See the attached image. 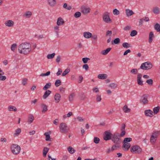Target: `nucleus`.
<instances>
[{
  "mask_svg": "<svg viewBox=\"0 0 160 160\" xmlns=\"http://www.w3.org/2000/svg\"><path fill=\"white\" fill-rule=\"evenodd\" d=\"M122 109L125 113H128L130 112L131 109L128 108L127 105H125L123 108Z\"/></svg>",
  "mask_w": 160,
  "mask_h": 160,
  "instance_id": "2f4dec72",
  "label": "nucleus"
},
{
  "mask_svg": "<svg viewBox=\"0 0 160 160\" xmlns=\"http://www.w3.org/2000/svg\"><path fill=\"white\" fill-rule=\"evenodd\" d=\"M125 12L128 17H130L134 14V12L132 10L128 9L125 10Z\"/></svg>",
  "mask_w": 160,
  "mask_h": 160,
  "instance_id": "5701e85b",
  "label": "nucleus"
},
{
  "mask_svg": "<svg viewBox=\"0 0 160 160\" xmlns=\"http://www.w3.org/2000/svg\"><path fill=\"white\" fill-rule=\"evenodd\" d=\"M159 106H157L156 107H155L153 109V111L154 112V113L155 114H156L157 113L159 110Z\"/></svg>",
  "mask_w": 160,
  "mask_h": 160,
  "instance_id": "49530a36",
  "label": "nucleus"
},
{
  "mask_svg": "<svg viewBox=\"0 0 160 160\" xmlns=\"http://www.w3.org/2000/svg\"><path fill=\"white\" fill-rule=\"evenodd\" d=\"M112 134L110 130L106 131L104 134L103 139L106 141H108L112 139Z\"/></svg>",
  "mask_w": 160,
  "mask_h": 160,
  "instance_id": "1a4fd4ad",
  "label": "nucleus"
},
{
  "mask_svg": "<svg viewBox=\"0 0 160 160\" xmlns=\"http://www.w3.org/2000/svg\"><path fill=\"white\" fill-rule=\"evenodd\" d=\"M90 59L89 58H82V61L84 63H86L87 62L88 60Z\"/></svg>",
  "mask_w": 160,
  "mask_h": 160,
  "instance_id": "13d9d810",
  "label": "nucleus"
},
{
  "mask_svg": "<svg viewBox=\"0 0 160 160\" xmlns=\"http://www.w3.org/2000/svg\"><path fill=\"white\" fill-rule=\"evenodd\" d=\"M154 38V35L153 32H150L149 36L148 41L149 43H151Z\"/></svg>",
  "mask_w": 160,
  "mask_h": 160,
  "instance_id": "a878e982",
  "label": "nucleus"
},
{
  "mask_svg": "<svg viewBox=\"0 0 160 160\" xmlns=\"http://www.w3.org/2000/svg\"><path fill=\"white\" fill-rule=\"evenodd\" d=\"M94 142L96 144H98L100 141L99 138L97 137H95L94 138Z\"/></svg>",
  "mask_w": 160,
  "mask_h": 160,
  "instance_id": "864d4df0",
  "label": "nucleus"
},
{
  "mask_svg": "<svg viewBox=\"0 0 160 160\" xmlns=\"http://www.w3.org/2000/svg\"><path fill=\"white\" fill-rule=\"evenodd\" d=\"M18 50V52L21 54H28L32 51L31 45L27 42L22 43L19 46Z\"/></svg>",
  "mask_w": 160,
  "mask_h": 160,
  "instance_id": "f257e3e1",
  "label": "nucleus"
},
{
  "mask_svg": "<svg viewBox=\"0 0 160 160\" xmlns=\"http://www.w3.org/2000/svg\"><path fill=\"white\" fill-rule=\"evenodd\" d=\"M123 144L122 146V148H123L124 150L127 151L131 147V144L129 142H123Z\"/></svg>",
  "mask_w": 160,
  "mask_h": 160,
  "instance_id": "aec40b11",
  "label": "nucleus"
},
{
  "mask_svg": "<svg viewBox=\"0 0 160 160\" xmlns=\"http://www.w3.org/2000/svg\"><path fill=\"white\" fill-rule=\"evenodd\" d=\"M10 149L14 155H18L20 152V147L17 144H13L10 147Z\"/></svg>",
  "mask_w": 160,
  "mask_h": 160,
  "instance_id": "f03ea898",
  "label": "nucleus"
},
{
  "mask_svg": "<svg viewBox=\"0 0 160 160\" xmlns=\"http://www.w3.org/2000/svg\"><path fill=\"white\" fill-rule=\"evenodd\" d=\"M68 151L70 153L73 154L74 153L76 150L71 146H69L68 148Z\"/></svg>",
  "mask_w": 160,
  "mask_h": 160,
  "instance_id": "f704fd0d",
  "label": "nucleus"
},
{
  "mask_svg": "<svg viewBox=\"0 0 160 160\" xmlns=\"http://www.w3.org/2000/svg\"><path fill=\"white\" fill-rule=\"evenodd\" d=\"M112 34V32L111 31L108 30L107 31L106 33V36H111Z\"/></svg>",
  "mask_w": 160,
  "mask_h": 160,
  "instance_id": "0e129e2a",
  "label": "nucleus"
},
{
  "mask_svg": "<svg viewBox=\"0 0 160 160\" xmlns=\"http://www.w3.org/2000/svg\"><path fill=\"white\" fill-rule=\"evenodd\" d=\"M152 11L154 14L157 15L160 12V9L157 7H155L153 8Z\"/></svg>",
  "mask_w": 160,
  "mask_h": 160,
  "instance_id": "4be33fe9",
  "label": "nucleus"
},
{
  "mask_svg": "<svg viewBox=\"0 0 160 160\" xmlns=\"http://www.w3.org/2000/svg\"><path fill=\"white\" fill-rule=\"evenodd\" d=\"M137 32L135 30L132 31L130 33V35L132 37H133L137 34Z\"/></svg>",
  "mask_w": 160,
  "mask_h": 160,
  "instance_id": "603ef678",
  "label": "nucleus"
},
{
  "mask_svg": "<svg viewBox=\"0 0 160 160\" xmlns=\"http://www.w3.org/2000/svg\"><path fill=\"white\" fill-rule=\"evenodd\" d=\"M75 94L74 93H72L70 94L69 97V100L70 102H72L74 100V98L75 97Z\"/></svg>",
  "mask_w": 160,
  "mask_h": 160,
  "instance_id": "c9c22d12",
  "label": "nucleus"
},
{
  "mask_svg": "<svg viewBox=\"0 0 160 160\" xmlns=\"http://www.w3.org/2000/svg\"><path fill=\"white\" fill-rule=\"evenodd\" d=\"M81 11L84 15H87L90 13L91 9L90 7L86 5H83L80 8Z\"/></svg>",
  "mask_w": 160,
  "mask_h": 160,
  "instance_id": "0eeeda50",
  "label": "nucleus"
},
{
  "mask_svg": "<svg viewBox=\"0 0 160 160\" xmlns=\"http://www.w3.org/2000/svg\"><path fill=\"white\" fill-rule=\"evenodd\" d=\"M51 92V91H50L49 90H47L44 93L43 96V98L45 99L48 96L50 95V93Z\"/></svg>",
  "mask_w": 160,
  "mask_h": 160,
  "instance_id": "7c9ffc66",
  "label": "nucleus"
},
{
  "mask_svg": "<svg viewBox=\"0 0 160 160\" xmlns=\"http://www.w3.org/2000/svg\"><path fill=\"white\" fill-rule=\"evenodd\" d=\"M28 80V79L26 78L23 79L22 81V84L24 86L27 83Z\"/></svg>",
  "mask_w": 160,
  "mask_h": 160,
  "instance_id": "052dcab7",
  "label": "nucleus"
},
{
  "mask_svg": "<svg viewBox=\"0 0 160 160\" xmlns=\"http://www.w3.org/2000/svg\"><path fill=\"white\" fill-rule=\"evenodd\" d=\"M81 13L79 12H76L74 15V16L75 18H78L81 16Z\"/></svg>",
  "mask_w": 160,
  "mask_h": 160,
  "instance_id": "c03bdc74",
  "label": "nucleus"
},
{
  "mask_svg": "<svg viewBox=\"0 0 160 160\" xmlns=\"http://www.w3.org/2000/svg\"><path fill=\"white\" fill-rule=\"evenodd\" d=\"M142 150L140 147L138 145H135L132 147L131 151L132 152L135 153H139L141 152Z\"/></svg>",
  "mask_w": 160,
  "mask_h": 160,
  "instance_id": "9d476101",
  "label": "nucleus"
},
{
  "mask_svg": "<svg viewBox=\"0 0 160 160\" xmlns=\"http://www.w3.org/2000/svg\"><path fill=\"white\" fill-rule=\"evenodd\" d=\"M158 134H159V131L155 132L152 133L150 141L152 144L156 142Z\"/></svg>",
  "mask_w": 160,
  "mask_h": 160,
  "instance_id": "6e6552de",
  "label": "nucleus"
},
{
  "mask_svg": "<svg viewBox=\"0 0 160 160\" xmlns=\"http://www.w3.org/2000/svg\"><path fill=\"white\" fill-rule=\"evenodd\" d=\"M113 13L115 15H117L119 14L120 12L117 9L115 8L113 9Z\"/></svg>",
  "mask_w": 160,
  "mask_h": 160,
  "instance_id": "de8ad7c7",
  "label": "nucleus"
},
{
  "mask_svg": "<svg viewBox=\"0 0 160 160\" xmlns=\"http://www.w3.org/2000/svg\"><path fill=\"white\" fill-rule=\"evenodd\" d=\"M50 71H48L46 73H42L40 75V76L41 77H44L45 76H48L50 75Z\"/></svg>",
  "mask_w": 160,
  "mask_h": 160,
  "instance_id": "3c124183",
  "label": "nucleus"
},
{
  "mask_svg": "<svg viewBox=\"0 0 160 160\" xmlns=\"http://www.w3.org/2000/svg\"><path fill=\"white\" fill-rule=\"evenodd\" d=\"M21 129L20 128H18L16 129L13 133V136L14 137L18 136L21 132Z\"/></svg>",
  "mask_w": 160,
  "mask_h": 160,
  "instance_id": "6ab92c4d",
  "label": "nucleus"
},
{
  "mask_svg": "<svg viewBox=\"0 0 160 160\" xmlns=\"http://www.w3.org/2000/svg\"><path fill=\"white\" fill-rule=\"evenodd\" d=\"M48 2L51 7H54L57 3L56 0H48Z\"/></svg>",
  "mask_w": 160,
  "mask_h": 160,
  "instance_id": "2eb2a0df",
  "label": "nucleus"
},
{
  "mask_svg": "<svg viewBox=\"0 0 160 160\" xmlns=\"http://www.w3.org/2000/svg\"><path fill=\"white\" fill-rule=\"evenodd\" d=\"M84 37L86 39H89L92 37V33L89 32H85L83 33Z\"/></svg>",
  "mask_w": 160,
  "mask_h": 160,
  "instance_id": "f3484780",
  "label": "nucleus"
},
{
  "mask_svg": "<svg viewBox=\"0 0 160 160\" xmlns=\"http://www.w3.org/2000/svg\"><path fill=\"white\" fill-rule=\"evenodd\" d=\"M32 15V13L31 11H27L25 12L23 15V17L25 18H30Z\"/></svg>",
  "mask_w": 160,
  "mask_h": 160,
  "instance_id": "4468645a",
  "label": "nucleus"
},
{
  "mask_svg": "<svg viewBox=\"0 0 160 160\" xmlns=\"http://www.w3.org/2000/svg\"><path fill=\"white\" fill-rule=\"evenodd\" d=\"M61 83V81L60 79H57L55 81V85L56 87H58L60 85Z\"/></svg>",
  "mask_w": 160,
  "mask_h": 160,
  "instance_id": "a18cd8bd",
  "label": "nucleus"
},
{
  "mask_svg": "<svg viewBox=\"0 0 160 160\" xmlns=\"http://www.w3.org/2000/svg\"><path fill=\"white\" fill-rule=\"evenodd\" d=\"M120 138L119 133L115 132L112 135L111 139L113 142L118 144L120 142Z\"/></svg>",
  "mask_w": 160,
  "mask_h": 160,
  "instance_id": "20e7f679",
  "label": "nucleus"
},
{
  "mask_svg": "<svg viewBox=\"0 0 160 160\" xmlns=\"http://www.w3.org/2000/svg\"><path fill=\"white\" fill-rule=\"evenodd\" d=\"M130 72L134 74H136L138 73V71L137 69H132L130 71Z\"/></svg>",
  "mask_w": 160,
  "mask_h": 160,
  "instance_id": "5fc2aeb1",
  "label": "nucleus"
},
{
  "mask_svg": "<svg viewBox=\"0 0 160 160\" xmlns=\"http://www.w3.org/2000/svg\"><path fill=\"white\" fill-rule=\"evenodd\" d=\"M142 75L141 73H139L138 74L137 78V83L138 85H143V81L142 80Z\"/></svg>",
  "mask_w": 160,
  "mask_h": 160,
  "instance_id": "9b49d317",
  "label": "nucleus"
},
{
  "mask_svg": "<svg viewBox=\"0 0 160 160\" xmlns=\"http://www.w3.org/2000/svg\"><path fill=\"white\" fill-rule=\"evenodd\" d=\"M119 147L118 145H113L111 148V151L112 152L113 150L117 149V148Z\"/></svg>",
  "mask_w": 160,
  "mask_h": 160,
  "instance_id": "680f3d73",
  "label": "nucleus"
},
{
  "mask_svg": "<svg viewBox=\"0 0 160 160\" xmlns=\"http://www.w3.org/2000/svg\"><path fill=\"white\" fill-rule=\"evenodd\" d=\"M152 67V65L151 62H146L142 64L140 68L143 70H149L151 69Z\"/></svg>",
  "mask_w": 160,
  "mask_h": 160,
  "instance_id": "39448f33",
  "label": "nucleus"
},
{
  "mask_svg": "<svg viewBox=\"0 0 160 160\" xmlns=\"http://www.w3.org/2000/svg\"><path fill=\"white\" fill-rule=\"evenodd\" d=\"M17 46V45L16 43H14L12 44L11 46V50L12 52H14Z\"/></svg>",
  "mask_w": 160,
  "mask_h": 160,
  "instance_id": "ea45409f",
  "label": "nucleus"
},
{
  "mask_svg": "<svg viewBox=\"0 0 160 160\" xmlns=\"http://www.w3.org/2000/svg\"><path fill=\"white\" fill-rule=\"evenodd\" d=\"M51 86V83L50 82L47 83L43 88V90H46L50 88Z\"/></svg>",
  "mask_w": 160,
  "mask_h": 160,
  "instance_id": "4c0bfd02",
  "label": "nucleus"
},
{
  "mask_svg": "<svg viewBox=\"0 0 160 160\" xmlns=\"http://www.w3.org/2000/svg\"><path fill=\"white\" fill-rule=\"evenodd\" d=\"M146 82L149 85H151L153 84V80L151 79H148L146 81Z\"/></svg>",
  "mask_w": 160,
  "mask_h": 160,
  "instance_id": "bf43d9fd",
  "label": "nucleus"
},
{
  "mask_svg": "<svg viewBox=\"0 0 160 160\" xmlns=\"http://www.w3.org/2000/svg\"><path fill=\"white\" fill-rule=\"evenodd\" d=\"M108 76L106 74H99L98 76V78L100 79H104L107 78Z\"/></svg>",
  "mask_w": 160,
  "mask_h": 160,
  "instance_id": "393cba45",
  "label": "nucleus"
},
{
  "mask_svg": "<svg viewBox=\"0 0 160 160\" xmlns=\"http://www.w3.org/2000/svg\"><path fill=\"white\" fill-rule=\"evenodd\" d=\"M140 102L142 104H146L148 103V98L146 95L143 96L141 98L140 100Z\"/></svg>",
  "mask_w": 160,
  "mask_h": 160,
  "instance_id": "f8f14e48",
  "label": "nucleus"
},
{
  "mask_svg": "<svg viewBox=\"0 0 160 160\" xmlns=\"http://www.w3.org/2000/svg\"><path fill=\"white\" fill-rule=\"evenodd\" d=\"M145 115L147 117H152L153 116V112L150 109L145 110L144 111Z\"/></svg>",
  "mask_w": 160,
  "mask_h": 160,
  "instance_id": "dca6fc26",
  "label": "nucleus"
},
{
  "mask_svg": "<svg viewBox=\"0 0 160 160\" xmlns=\"http://www.w3.org/2000/svg\"><path fill=\"white\" fill-rule=\"evenodd\" d=\"M55 55V53L51 54H49L47 56V58L48 59H52L53 58Z\"/></svg>",
  "mask_w": 160,
  "mask_h": 160,
  "instance_id": "79ce46f5",
  "label": "nucleus"
},
{
  "mask_svg": "<svg viewBox=\"0 0 160 160\" xmlns=\"http://www.w3.org/2000/svg\"><path fill=\"white\" fill-rule=\"evenodd\" d=\"M92 91L94 92L98 93L99 92V89L98 88L94 87L92 89Z\"/></svg>",
  "mask_w": 160,
  "mask_h": 160,
  "instance_id": "338daca9",
  "label": "nucleus"
},
{
  "mask_svg": "<svg viewBox=\"0 0 160 160\" xmlns=\"http://www.w3.org/2000/svg\"><path fill=\"white\" fill-rule=\"evenodd\" d=\"M123 47L125 48H128L131 47V45L127 42H124L122 44Z\"/></svg>",
  "mask_w": 160,
  "mask_h": 160,
  "instance_id": "a19ab883",
  "label": "nucleus"
},
{
  "mask_svg": "<svg viewBox=\"0 0 160 160\" xmlns=\"http://www.w3.org/2000/svg\"><path fill=\"white\" fill-rule=\"evenodd\" d=\"M44 135L45 136L46 139L45 140L46 141H51L50 136L49 134V132H46L44 133Z\"/></svg>",
  "mask_w": 160,
  "mask_h": 160,
  "instance_id": "c85d7f7f",
  "label": "nucleus"
},
{
  "mask_svg": "<svg viewBox=\"0 0 160 160\" xmlns=\"http://www.w3.org/2000/svg\"><path fill=\"white\" fill-rule=\"evenodd\" d=\"M61 95L58 93H56L54 96L55 101L56 103H58L60 100Z\"/></svg>",
  "mask_w": 160,
  "mask_h": 160,
  "instance_id": "a211bd4d",
  "label": "nucleus"
},
{
  "mask_svg": "<svg viewBox=\"0 0 160 160\" xmlns=\"http://www.w3.org/2000/svg\"><path fill=\"white\" fill-rule=\"evenodd\" d=\"M62 72V70L61 69H60V68L58 69V72L56 73V75L57 76H59L61 74Z\"/></svg>",
  "mask_w": 160,
  "mask_h": 160,
  "instance_id": "69168bd1",
  "label": "nucleus"
},
{
  "mask_svg": "<svg viewBox=\"0 0 160 160\" xmlns=\"http://www.w3.org/2000/svg\"><path fill=\"white\" fill-rule=\"evenodd\" d=\"M41 106L42 108V113H45L48 110L47 106L44 104H42Z\"/></svg>",
  "mask_w": 160,
  "mask_h": 160,
  "instance_id": "bb28decb",
  "label": "nucleus"
},
{
  "mask_svg": "<svg viewBox=\"0 0 160 160\" xmlns=\"http://www.w3.org/2000/svg\"><path fill=\"white\" fill-rule=\"evenodd\" d=\"M96 100L98 102H99L101 101V95L99 94H98L97 95Z\"/></svg>",
  "mask_w": 160,
  "mask_h": 160,
  "instance_id": "8fccbe9b",
  "label": "nucleus"
},
{
  "mask_svg": "<svg viewBox=\"0 0 160 160\" xmlns=\"http://www.w3.org/2000/svg\"><path fill=\"white\" fill-rule=\"evenodd\" d=\"M49 150V148L47 147H45L44 148L42 154L44 157H45L48 152Z\"/></svg>",
  "mask_w": 160,
  "mask_h": 160,
  "instance_id": "473e14b6",
  "label": "nucleus"
},
{
  "mask_svg": "<svg viewBox=\"0 0 160 160\" xmlns=\"http://www.w3.org/2000/svg\"><path fill=\"white\" fill-rule=\"evenodd\" d=\"M111 48H108L106 50H102L101 52V54L102 55H107L111 50Z\"/></svg>",
  "mask_w": 160,
  "mask_h": 160,
  "instance_id": "cd10ccee",
  "label": "nucleus"
},
{
  "mask_svg": "<svg viewBox=\"0 0 160 160\" xmlns=\"http://www.w3.org/2000/svg\"><path fill=\"white\" fill-rule=\"evenodd\" d=\"M14 22L12 20H8L4 23L5 25L9 27H12L14 26Z\"/></svg>",
  "mask_w": 160,
  "mask_h": 160,
  "instance_id": "ddd939ff",
  "label": "nucleus"
},
{
  "mask_svg": "<svg viewBox=\"0 0 160 160\" xmlns=\"http://www.w3.org/2000/svg\"><path fill=\"white\" fill-rule=\"evenodd\" d=\"M4 74V72L0 68V80L4 81L6 79V77L5 76H3Z\"/></svg>",
  "mask_w": 160,
  "mask_h": 160,
  "instance_id": "b1692460",
  "label": "nucleus"
},
{
  "mask_svg": "<svg viewBox=\"0 0 160 160\" xmlns=\"http://www.w3.org/2000/svg\"><path fill=\"white\" fill-rule=\"evenodd\" d=\"M108 86L112 89H115L117 88L118 85L116 83H112L110 84Z\"/></svg>",
  "mask_w": 160,
  "mask_h": 160,
  "instance_id": "72a5a7b5",
  "label": "nucleus"
},
{
  "mask_svg": "<svg viewBox=\"0 0 160 160\" xmlns=\"http://www.w3.org/2000/svg\"><path fill=\"white\" fill-rule=\"evenodd\" d=\"M73 115L72 113L71 112H68L67 114L64 115L63 118L64 119H65L67 118L70 117Z\"/></svg>",
  "mask_w": 160,
  "mask_h": 160,
  "instance_id": "58836bf2",
  "label": "nucleus"
},
{
  "mask_svg": "<svg viewBox=\"0 0 160 160\" xmlns=\"http://www.w3.org/2000/svg\"><path fill=\"white\" fill-rule=\"evenodd\" d=\"M64 23V21L62 18L59 17L58 18L57 22V24L58 26H61Z\"/></svg>",
  "mask_w": 160,
  "mask_h": 160,
  "instance_id": "412c9836",
  "label": "nucleus"
},
{
  "mask_svg": "<svg viewBox=\"0 0 160 160\" xmlns=\"http://www.w3.org/2000/svg\"><path fill=\"white\" fill-rule=\"evenodd\" d=\"M92 39L95 41H97L98 39V35L96 34H92V37H91Z\"/></svg>",
  "mask_w": 160,
  "mask_h": 160,
  "instance_id": "4d7b16f0",
  "label": "nucleus"
},
{
  "mask_svg": "<svg viewBox=\"0 0 160 160\" xmlns=\"http://www.w3.org/2000/svg\"><path fill=\"white\" fill-rule=\"evenodd\" d=\"M132 140V138H125L123 141V142H129L131 141Z\"/></svg>",
  "mask_w": 160,
  "mask_h": 160,
  "instance_id": "6e6d98bb",
  "label": "nucleus"
},
{
  "mask_svg": "<svg viewBox=\"0 0 160 160\" xmlns=\"http://www.w3.org/2000/svg\"><path fill=\"white\" fill-rule=\"evenodd\" d=\"M8 110L9 111L16 112L17 110V108L14 106L10 105L8 107Z\"/></svg>",
  "mask_w": 160,
  "mask_h": 160,
  "instance_id": "c756f323",
  "label": "nucleus"
},
{
  "mask_svg": "<svg viewBox=\"0 0 160 160\" xmlns=\"http://www.w3.org/2000/svg\"><path fill=\"white\" fill-rule=\"evenodd\" d=\"M59 129L60 132L62 133H66L69 131V128L64 122H62L60 124Z\"/></svg>",
  "mask_w": 160,
  "mask_h": 160,
  "instance_id": "7ed1b4c3",
  "label": "nucleus"
},
{
  "mask_svg": "<svg viewBox=\"0 0 160 160\" xmlns=\"http://www.w3.org/2000/svg\"><path fill=\"white\" fill-rule=\"evenodd\" d=\"M65 88L60 87L59 88L60 92L61 93H63L65 91Z\"/></svg>",
  "mask_w": 160,
  "mask_h": 160,
  "instance_id": "e2e57ef3",
  "label": "nucleus"
},
{
  "mask_svg": "<svg viewBox=\"0 0 160 160\" xmlns=\"http://www.w3.org/2000/svg\"><path fill=\"white\" fill-rule=\"evenodd\" d=\"M120 39L118 38H116L113 41L112 44L113 43L115 44H118L120 42Z\"/></svg>",
  "mask_w": 160,
  "mask_h": 160,
  "instance_id": "09e8293b",
  "label": "nucleus"
},
{
  "mask_svg": "<svg viewBox=\"0 0 160 160\" xmlns=\"http://www.w3.org/2000/svg\"><path fill=\"white\" fill-rule=\"evenodd\" d=\"M102 18L103 21L106 23H110L112 22V20L110 18L109 13L108 12H105L103 13Z\"/></svg>",
  "mask_w": 160,
  "mask_h": 160,
  "instance_id": "423d86ee",
  "label": "nucleus"
},
{
  "mask_svg": "<svg viewBox=\"0 0 160 160\" xmlns=\"http://www.w3.org/2000/svg\"><path fill=\"white\" fill-rule=\"evenodd\" d=\"M34 119V118L32 115H30L28 119V122L29 123H31Z\"/></svg>",
  "mask_w": 160,
  "mask_h": 160,
  "instance_id": "e433bc0d",
  "label": "nucleus"
},
{
  "mask_svg": "<svg viewBox=\"0 0 160 160\" xmlns=\"http://www.w3.org/2000/svg\"><path fill=\"white\" fill-rule=\"evenodd\" d=\"M82 68L83 69H85V70H87L88 69L89 67L88 64H85L83 65Z\"/></svg>",
  "mask_w": 160,
  "mask_h": 160,
  "instance_id": "774afa93",
  "label": "nucleus"
},
{
  "mask_svg": "<svg viewBox=\"0 0 160 160\" xmlns=\"http://www.w3.org/2000/svg\"><path fill=\"white\" fill-rule=\"evenodd\" d=\"M70 70L69 69H66L62 72V76H65L66 74H67L68 73H69L70 72Z\"/></svg>",
  "mask_w": 160,
  "mask_h": 160,
  "instance_id": "37998d69",
  "label": "nucleus"
}]
</instances>
